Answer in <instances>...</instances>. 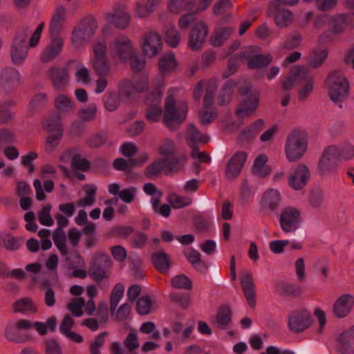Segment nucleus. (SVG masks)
Returning a JSON list of instances; mask_svg holds the SVG:
<instances>
[{"label":"nucleus","instance_id":"1","mask_svg":"<svg viewBox=\"0 0 354 354\" xmlns=\"http://www.w3.org/2000/svg\"><path fill=\"white\" fill-rule=\"evenodd\" d=\"M308 145V134L301 129L292 130L287 136L284 151L287 160L296 162L306 153Z\"/></svg>","mask_w":354,"mask_h":354},{"label":"nucleus","instance_id":"2","mask_svg":"<svg viewBox=\"0 0 354 354\" xmlns=\"http://www.w3.org/2000/svg\"><path fill=\"white\" fill-rule=\"evenodd\" d=\"M42 127L48 133L44 144V149L46 153H50L59 146L63 136L64 127L59 114L44 119Z\"/></svg>","mask_w":354,"mask_h":354},{"label":"nucleus","instance_id":"3","mask_svg":"<svg viewBox=\"0 0 354 354\" xmlns=\"http://www.w3.org/2000/svg\"><path fill=\"white\" fill-rule=\"evenodd\" d=\"M97 28L96 19L88 16L83 18L75 26L71 35V44L76 48H80L89 42L93 37Z\"/></svg>","mask_w":354,"mask_h":354},{"label":"nucleus","instance_id":"4","mask_svg":"<svg viewBox=\"0 0 354 354\" xmlns=\"http://www.w3.org/2000/svg\"><path fill=\"white\" fill-rule=\"evenodd\" d=\"M328 95L334 102H341L348 96L350 85L347 79L338 71L329 74L326 79Z\"/></svg>","mask_w":354,"mask_h":354},{"label":"nucleus","instance_id":"5","mask_svg":"<svg viewBox=\"0 0 354 354\" xmlns=\"http://www.w3.org/2000/svg\"><path fill=\"white\" fill-rule=\"evenodd\" d=\"M109 53L114 61L125 63L136 53V48L127 35H121L109 44Z\"/></svg>","mask_w":354,"mask_h":354},{"label":"nucleus","instance_id":"6","mask_svg":"<svg viewBox=\"0 0 354 354\" xmlns=\"http://www.w3.org/2000/svg\"><path fill=\"white\" fill-rule=\"evenodd\" d=\"M187 110V105L185 102L176 104L174 97L171 95L167 96L163 118L165 125L169 129H174L175 124H178L185 120Z\"/></svg>","mask_w":354,"mask_h":354},{"label":"nucleus","instance_id":"7","mask_svg":"<svg viewBox=\"0 0 354 354\" xmlns=\"http://www.w3.org/2000/svg\"><path fill=\"white\" fill-rule=\"evenodd\" d=\"M140 47L145 55L153 57L158 55L162 49V37L156 31H147L142 36Z\"/></svg>","mask_w":354,"mask_h":354},{"label":"nucleus","instance_id":"8","mask_svg":"<svg viewBox=\"0 0 354 354\" xmlns=\"http://www.w3.org/2000/svg\"><path fill=\"white\" fill-rule=\"evenodd\" d=\"M288 326L295 333H301L310 326L313 322L310 311L305 308L290 312L288 316Z\"/></svg>","mask_w":354,"mask_h":354},{"label":"nucleus","instance_id":"9","mask_svg":"<svg viewBox=\"0 0 354 354\" xmlns=\"http://www.w3.org/2000/svg\"><path fill=\"white\" fill-rule=\"evenodd\" d=\"M26 34L19 33L13 39L10 47L11 62L15 66H22L28 55V46L26 44Z\"/></svg>","mask_w":354,"mask_h":354},{"label":"nucleus","instance_id":"10","mask_svg":"<svg viewBox=\"0 0 354 354\" xmlns=\"http://www.w3.org/2000/svg\"><path fill=\"white\" fill-rule=\"evenodd\" d=\"M259 48L256 46H248L240 53L239 57L242 61H248L250 68H260L267 66L272 61L271 54H257Z\"/></svg>","mask_w":354,"mask_h":354},{"label":"nucleus","instance_id":"11","mask_svg":"<svg viewBox=\"0 0 354 354\" xmlns=\"http://www.w3.org/2000/svg\"><path fill=\"white\" fill-rule=\"evenodd\" d=\"M301 223L300 212L292 207L284 208L279 217L280 226L286 232H292L299 228Z\"/></svg>","mask_w":354,"mask_h":354},{"label":"nucleus","instance_id":"12","mask_svg":"<svg viewBox=\"0 0 354 354\" xmlns=\"http://www.w3.org/2000/svg\"><path fill=\"white\" fill-rule=\"evenodd\" d=\"M64 39L60 35H50V42L40 53L39 58L43 63L55 60L62 52Z\"/></svg>","mask_w":354,"mask_h":354},{"label":"nucleus","instance_id":"13","mask_svg":"<svg viewBox=\"0 0 354 354\" xmlns=\"http://www.w3.org/2000/svg\"><path fill=\"white\" fill-rule=\"evenodd\" d=\"M111 266L110 257L106 254H100L95 257L93 264L89 268L88 274L95 281H100L109 277L107 269Z\"/></svg>","mask_w":354,"mask_h":354},{"label":"nucleus","instance_id":"14","mask_svg":"<svg viewBox=\"0 0 354 354\" xmlns=\"http://www.w3.org/2000/svg\"><path fill=\"white\" fill-rule=\"evenodd\" d=\"M156 93H152L147 99V103L149 105L146 111V118L151 122H157L160 120L162 110L159 103L162 95V91L160 88H156Z\"/></svg>","mask_w":354,"mask_h":354},{"label":"nucleus","instance_id":"15","mask_svg":"<svg viewBox=\"0 0 354 354\" xmlns=\"http://www.w3.org/2000/svg\"><path fill=\"white\" fill-rule=\"evenodd\" d=\"M148 86L146 77H135L132 80H124L120 83V90L122 95L130 96L143 91Z\"/></svg>","mask_w":354,"mask_h":354},{"label":"nucleus","instance_id":"16","mask_svg":"<svg viewBox=\"0 0 354 354\" xmlns=\"http://www.w3.org/2000/svg\"><path fill=\"white\" fill-rule=\"evenodd\" d=\"M208 34L207 26L203 21L195 24L191 30L188 47L192 50L201 48Z\"/></svg>","mask_w":354,"mask_h":354},{"label":"nucleus","instance_id":"17","mask_svg":"<svg viewBox=\"0 0 354 354\" xmlns=\"http://www.w3.org/2000/svg\"><path fill=\"white\" fill-rule=\"evenodd\" d=\"M176 66L177 61L173 52H168L161 55L158 61V68L161 77L158 79L156 88L162 89L163 88V77L173 71Z\"/></svg>","mask_w":354,"mask_h":354},{"label":"nucleus","instance_id":"18","mask_svg":"<svg viewBox=\"0 0 354 354\" xmlns=\"http://www.w3.org/2000/svg\"><path fill=\"white\" fill-rule=\"evenodd\" d=\"M354 306V297L344 294L339 297L333 306L334 315L337 318H344L349 315Z\"/></svg>","mask_w":354,"mask_h":354},{"label":"nucleus","instance_id":"19","mask_svg":"<svg viewBox=\"0 0 354 354\" xmlns=\"http://www.w3.org/2000/svg\"><path fill=\"white\" fill-rule=\"evenodd\" d=\"M269 14L272 15L275 23L279 27H286L292 20V14L290 11L280 8L279 0H274L269 4Z\"/></svg>","mask_w":354,"mask_h":354},{"label":"nucleus","instance_id":"20","mask_svg":"<svg viewBox=\"0 0 354 354\" xmlns=\"http://www.w3.org/2000/svg\"><path fill=\"white\" fill-rule=\"evenodd\" d=\"M310 177L308 168L305 165L300 164L289 177L288 184L292 189L299 190L306 186Z\"/></svg>","mask_w":354,"mask_h":354},{"label":"nucleus","instance_id":"21","mask_svg":"<svg viewBox=\"0 0 354 354\" xmlns=\"http://www.w3.org/2000/svg\"><path fill=\"white\" fill-rule=\"evenodd\" d=\"M247 153L244 151L235 153L228 160L225 167V175L227 178H235L241 173L246 161Z\"/></svg>","mask_w":354,"mask_h":354},{"label":"nucleus","instance_id":"22","mask_svg":"<svg viewBox=\"0 0 354 354\" xmlns=\"http://www.w3.org/2000/svg\"><path fill=\"white\" fill-rule=\"evenodd\" d=\"M47 73L55 89L62 90L68 84L70 76L66 68L52 67L48 70Z\"/></svg>","mask_w":354,"mask_h":354},{"label":"nucleus","instance_id":"23","mask_svg":"<svg viewBox=\"0 0 354 354\" xmlns=\"http://www.w3.org/2000/svg\"><path fill=\"white\" fill-rule=\"evenodd\" d=\"M241 286L249 306L254 308L256 306L255 286L253 282L252 274L244 270L241 274Z\"/></svg>","mask_w":354,"mask_h":354},{"label":"nucleus","instance_id":"24","mask_svg":"<svg viewBox=\"0 0 354 354\" xmlns=\"http://www.w3.org/2000/svg\"><path fill=\"white\" fill-rule=\"evenodd\" d=\"M232 19V15H225L218 24L213 35L210 38V42L214 46H220L223 41L227 39L232 34L234 30L230 26L221 27L225 22Z\"/></svg>","mask_w":354,"mask_h":354},{"label":"nucleus","instance_id":"25","mask_svg":"<svg viewBox=\"0 0 354 354\" xmlns=\"http://www.w3.org/2000/svg\"><path fill=\"white\" fill-rule=\"evenodd\" d=\"M21 80L19 71L14 67L7 66L0 73V84L3 88H10L18 85Z\"/></svg>","mask_w":354,"mask_h":354},{"label":"nucleus","instance_id":"26","mask_svg":"<svg viewBox=\"0 0 354 354\" xmlns=\"http://www.w3.org/2000/svg\"><path fill=\"white\" fill-rule=\"evenodd\" d=\"M259 96L257 93H250L236 110V115L240 118L250 116L258 107Z\"/></svg>","mask_w":354,"mask_h":354},{"label":"nucleus","instance_id":"27","mask_svg":"<svg viewBox=\"0 0 354 354\" xmlns=\"http://www.w3.org/2000/svg\"><path fill=\"white\" fill-rule=\"evenodd\" d=\"M306 77H308V68L295 66L291 68L289 76L283 80L282 88L285 91L290 90Z\"/></svg>","mask_w":354,"mask_h":354},{"label":"nucleus","instance_id":"28","mask_svg":"<svg viewBox=\"0 0 354 354\" xmlns=\"http://www.w3.org/2000/svg\"><path fill=\"white\" fill-rule=\"evenodd\" d=\"M337 348L341 354L354 352V326L339 335L337 339Z\"/></svg>","mask_w":354,"mask_h":354},{"label":"nucleus","instance_id":"29","mask_svg":"<svg viewBox=\"0 0 354 354\" xmlns=\"http://www.w3.org/2000/svg\"><path fill=\"white\" fill-rule=\"evenodd\" d=\"M335 149L330 148L329 146L326 148L319 160L318 167L322 174H327L332 172L335 167V161L338 160L334 155Z\"/></svg>","mask_w":354,"mask_h":354},{"label":"nucleus","instance_id":"30","mask_svg":"<svg viewBox=\"0 0 354 354\" xmlns=\"http://www.w3.org/2000/svg\"><path fill=\"white\" fill-rule=\"evenodd\" d=\"M187 143L189 147H198L207 143L210 138L207 134L201 133L193 124H189L185 135Z\"/></svg>","mask_w":354,"mask_h":354},{"label":"nucleus","instance_id":"31","mask_svg":"<svg viewBox=\"0 0 354 354\" xmlns=\"http://www.w3.org/2000/svg\"><path fill=\"white\" fill-rule=\"evenodd\" d=\"M281 201V194L276 189H269L263 194L261 205L263 209L271 211L276 210L280 205Z\"/></svg>","mask_w":354,"mask_h":354},{"label":"nucleus","instance_id":"32","mask_svg":"<svg viewBox=\"0 0 354 354\" xmlns=\"http://www.w3.org/2000/svg\"><path fill=\"white\" fill-rule=\"evenodd\" d=\"M13 311L24 315L35 314L38 311L37 303L29 297L17 300L13 304Z\"/></svg>","mask_w":354,"mask_h":354},{"label":"nucleus","instance_id":"33","mask_svg":"<svg viewBox=\"0 0 354 354\" xmlns=\"http://www.w3.org/2000/svg\"><path fill=\"white\" fill-rule=\"evenodd\" d=\"M66 10L62 6H57L52 15L50 24V35H59V32L65 21Z\"/></svg>","mask_w":354,"mask_h":354},{"label":"nucleus","instance_id":"34","mask_svg":"<svg viewBox=\"0 0 354 354\" xmlns=\"http://www.w3.org/2000/svg\"><path fill=\"white\" fill-rule=\"evenodd\" d=\"M106 20L113 24L117 28H126L131 20L130 15L124 10H114L113 13L106 15Z\"/></svg>","mask_w":354,"mask_h":354},{"label":"nucleus","instance_id":"35","mask_svg":"<svg viewBox=\"0 0 354 354\" xmlns=\"http://www.w3.org/2000/svg\"><path fill=\"white\" fill-rule=\"evenodd\" d=\"M329 147L335 149L334 155L338 160H350L354 158V145L348 142L330 145Z\"/></svg>","mask_w":354,"mask_h":354},{"label":"nucleus","instance_id":"36","mask_svg":"<svg viewBox=\"0 0 354 354\" xmlns=\"http://www.w3.org/2000/svg\"><path fill=\"white\" fill-rule=\"evenodd\" d=\"M184 254L187 260L198 272L205 273L207 271V266L201 259V255L199 252L194 249H186Z\"/></svg>","mask_w":354,"mask_h":354},{"label":"nucleus","instance_id":"37","mask_svg":"<svg viewBox=\"0 0 354 354\" xmlns=\"http://www.w3.org/2000/svg\"><path fill=\"white\" fill-rule=\"evenodd\" d=\"M55 106L60 114L72 113L75 109V104L69 97L59 94L55 98Z\"/></svg>","mask_w":354,"mask_h":354},{"label":"nucleus","instance_id":"38","mask_svg":"<svg viewBox=\"0 0 354 354\" xmlns=\"http://www.w3.org/2000/svg\"><path fill=\"white\" fill-rule=\"evenodd\" d=\"M268 157L266 154H261L254 161L252 172L257 176L263 178L271 171V168L267 165Z\"/></svg>","mask_w":354,"mask_h":354},{"label":"nucleus","instance_id":"39","mask_svg":"<svg viewBox=\"0 0 354 354\" xmlns=\"http://www.w3.org/2000/svg\"><path fill=\"white\" fill-rule=\"evenodd\" d=\"M329 26L334 33H342L348 26V16L345 14H339L333 17L329 16Z\"/></svg>","mask_w":354,"mask_h":354},{"label":"nucleus","instance_id":"40","mask_svg":"<svg viewBox=\"0 0 354 354\" xmlns=\"http://www.w3.org/2000/svg\"><path fill=\"white\" fill-rule=\"evenodd\" d=\"M91 66L96 75H108L111 72V64L107 57L93 58Z\"/></svg>","mask_w":354,"mask_h":354},{"label":"nucleus","instance_id":"41","mask_svg":"<svg viewBox=\"0 0 354 354\" xmlns=\"http://www.w3.org/2000/svg\"><path fill=\"white\" fill-rule=\"evenodd\" d=\"M236 86V83L233 80L226 81L218 97V103L220 105L223 106L230 103Z\"/></svg>","mask_w":354,"mask_h":354},{"label":"nucleus","instance_id":"42","mask_svg":"<svg viewBox=\"0 0 354 354\" xmlns=\"http://www.w3.org/2000/svg\"><path fill=\"white\" fill-rule=\"evenodd\" d=\"M232 312L228 306H224L218 309L216 317L215 324L221 329H225L230 323Z\"/></svg>","mask_w":354,"mask_h":354},{"label":"nucleus","instance_id":"43","mask_svg":"<svg viewBox=\"0 0 354 354\" xmlns=\"http://www.w3.org/2000/svg\"><path fill=\"white\" fill-rule=\"evenodd\" d=\"M328 56V51L325 47H318L309 55V65L313 68L320 66Z\"/></svg>","mask_w":354,"mask_h":354},{"label":"nucleus","instance_id":"44","mask_svg":"<svg viewBox=\"0 0 354 354\" xmlns=\"http://www.w3.org/2000/svg\"><path fill=\"white\" fill-rule=\"evenodd\" d=\"M53 240L59 252L63 255L67 254L68 249L66 245V236L62 229L56 228L54 230L53 233Z\"/></svg>","mask_w":354,"mask_h":354},{"label":"nucleus","instance_id":"45","mask_svg":"<svg viewBox=\"0 0 354 354\" xmlns=\"http://www.w3.org/2000/svg\"><path fill=\"white\" fill-rule=\"evenodd\" d=\"M165 161L166 162V169L169 171H178L182 169L187 164V157L185 154H181L173 157L171 160L166 158Z\"/></svg>","mask_w":354,"mask_h":354},{"label":"nucleus","instance_id":"46","mask_svg":"<svg viewBox=\"0 0 354 354\" xmlns=\"http://www.w3.org/2000/svg\"><path fill=\"white\" fill-rule=\"evenodd\" d=\"M264 124V121L262 119H259L254 122L251 125L247 127L241 133L240 139L248 140L254 137L259 132H260Z\"/></svg>","mask_w":354,"mask_h":354},{"label":"nucleus","instance_id":"47","mask_svg":"<svg viewBox=\"0 0 354 354\" xmlns=\"http://www.w3.org/2000/svg\"><path fill=\"white\" fill-rule=\"evenodd\" d=\"M152 262L156 268L160 272H166L169 270L168 257L164 252L154 253L152 255Z\"/></svg>","mask_w":354,"mask_h":354},{"label":"nucleus","instance_id":"48","mask_svg":"<svg viewBox=\"0 0 354 354\" xmlns=\"http://www.w3.org/2000/svg\"><path fill=\"white\" fill-rule=\"evenodd\" d=\"M163 169H166V162L165 159H160L148 165L145 169L144 175L148 178H153L160 174Z\"/></svg>","mask_w":354,"mask_h":354},{"label":"nucleus","instance_id":"49","mask_svg":"<svg viewBox=\"0 0 354 354\" xmlns=\"http://www.w3.org/2000/svg\"><path fill=\"white\" fill-rule=\"evenodd\" d=\"M166 43L172 48H176L180 40L179 32L173 25H168L165 28Z\"/></svg>","mask_w":354,"mask_h":354},{"label":"nucleus","instance_id":"50","mask_svg":"<svg viewBox=\"0 0 354 354\" xmlns=\"http://www.w3.org/2000/svg\"><path fill=\"white\" fill-rule=\"evenodd\" d=\"M124 289V285L122 283H118L114 286L110 297L111 312H113L117 308L120 301L123 297Z\"/></svg>","mask_w":354,"mask_h":354},{"label":"nucleus","instance_id":"51","mask_svg":"<svg viewBox=\"0 0 354 354\" xmlns=\"http://www.w3.org/2000/svg\"><path fill=\"white\" fill-rule=\"evenodd\" d=\"M161 0H148L146 6L138 3L136 12L139 17L149 16L159 6Z\"/></svg>","mask_w":354,"mask_h":354},{"label":"nucleus","instance_id":"52","mask_svg":"<svg viewBox=\"0 0 354 354\" xmlns=\"http://www.w3.org/2000/svg\"><path fill=\"white\" fill-rule=\"evenodd\" d=\"M217 88L216 79H212L207 82L206 92L204 96L203 102L205 108L211 106L214 102V93Z\"/></svg>","mask_w":354,"mask_h":354},{"label":"nucleus","instance_id":"53","mask_svg":"<svg viewBox=\"0 0 354 354\" xmlns=\"http://www.w3.org/2000/svg\"><path fill=\"white\" fill-rule=\"evenodd\" d=\"M2 241L4 247L10 251H15L18 250L22 243V239L21 237L14 236L11 234H5L2 236Z\"/></svg>","mask_w":354,"mask_h":354},{"label":"nucleus","instance_id":"54","mask_svg":"<svg viewBox=\"0 0 354 354\" xmlns=\"http://www.w3.org/2000/svg\"><path fill=\"white\" fill-rule=\"evenodd\" d=\"M153 301L149 296L139 298L136 302V310L139 315H146L150 313Z\"/></svg>","mask_w":354,"mask_h":354},{"label":"nucleus","instance_id":"55","mask_svg":"<svg viewBox=\"0 0 354 354\" xmlns=\"http://www.w3.org/2000/svg\"><path fill=\"white\" fill-rule=\"evenodd\" d=\"M169 203L175 209L183 208L192 204V198L188 196H181L176 194H171L168 198Z\"/></svg>","mask_w":354,"mask_h":354},{"label":"nucleus","instance_id":"56","mask_svg":"<svg viewBox=\"0 0 354 354\" xmlns=\"http://www.w3.org/2000/svg\"><path fill=\"white\" fill-rule=\"evenodd\" d=\"M85 305V300L83 297L73 299L67 304L68 310L74 317H81L83 315L82 308Z\"/></svg>","mask_w":354,"mask_h":354},{"label":"nucleus","instance_id":"57","mask_svg":"<svg viewBox=\"0 0 354 354\" xmlns=\"http://www.w3.org/2000/svg\"><path fill=\"white\" fill-rule=\"evenodd\" d=\"M75 77L77 82L88 85L91 80V71L85 66L80 65L75 70Z\"/></svg>","mask_w":354,"mask_h":354},{"label":"nucleus","instance_id":"58","mask_svg":"<svg viewBox=\"0 0 354 354\" xmlns=\"http://www.w3.org/2000/svg\"><path fill=\"white\" fill-rule=\"evenodd\" d=\"M91 164L86 158L78 153L72 156L71 167L73 170L86 171L89 169Z\"/></svg>","mask_w":354,"mask_h":354},{"label":"nucleus","instance_id":"59","mask_svg":"<svg viewBox=\"0 0 354 354\" xmlns=\"http://www.w3.org/2000/svg\"><path fill=\"white\" fill-rule=\"evenodd\" d=\"M305 82V84L301 88L298 93V98L301 101L306 100L313 89L314 84L313 78L308 70V77L303 79L301 82Z\"/></svg>","mask_w":354,"mask_h":354},{"label":"nucleus","instance_id":"60","mask_svg":"<svg viewBox=\"0 0 354 354\" xmlns=\"http://www.w3.org/2000/svg\"><path fill=\"white\" fill-rule=\"evenodd\" d=\"M171 285L175 288L191 290L192 283L191 280L184 274H179L171 279Z\"/></svg>","mask_w":354,"mask_h":354},{"label":"nucleus","instance_id":"61","mask_svg":"<svg viewBox=\"0 0 354 354\" xmlns=\"http://www.w3.org/2000/svg\"><path fill=\"white\" fill-rule=\"evenodd\" d=\"M93 58L107 57V44L104 39H97L93 44Z\"/></svg>","mask_w":354,"mask_h":354},{"label":"nucleus","instance_id":"62","mask_svg":"<svg viewBox=\"0 0 354 354\" xmlns=\"http://www.w3.org/2000/svg\"><path fill=\"white\" fill-rule=\"evenodd\" d=\"M96 113V106L91 104L88 107L80 109L77 113V116L82 121L91 122L95 118Z\"/></svg>","mask_w":354,"mask_h":354},{"label":"nucleus","instance_id":"63","mask_svg":"<svg viewBox=\"0 0 354 354\" xmlns=\"http://www.w3.org/2000/svg\"><path fill=\"white\" fill-rule=\"evenodd\" d=\"M4 335L6 338L10 342H19L21 341L20 331L13 322H10L6 329Z\"/></svg>","mask_w":354,"mask_h":354},{"label":"nucleus","instance_id":"64","mask_svg":"<svg viewBox=\"0 0 354 354\" xmlns=\"http://www.w3.org/2000/svg\"><path fill=\"white\" fill-rule=\"evenodd\" d=\"M124 345L131 353L140 346L138 335L133 329H131L124 340Z\"/></svg>","mask_w":354,"mask_h":354}]
</instances>
